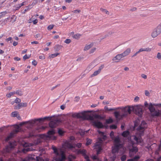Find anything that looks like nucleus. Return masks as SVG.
<instances>
[{"label":"nucleus","mask_w":161,"mask_h":161,"mask_svg":"<svg viewBox=\"0 0 161 161\" xmlns=\"http://www.w3.org/2000/svg\"><path fill=\"white\" fill-rule=\"evenodd\" d=\"M52 117H45L44 118H40L37 119H35L34 120H29L28 121L23 122L19 124V125L22 126V125L28 123V125L26 126V127L28 128H31L36 123L37 121L39 122H43L46 120H51Z\"/></svg>","instance_id":"1"},{"label":"nucleus","mask_w":161,"mask_h":161,"mask_svg":"<svg viewBox=\"0 0 161 161\" xmlns=\"http://www.w3.org/2000/svg\"><path fill=\"white\" fill-rule=\"evenodd\" d=\"M97 131L100 137L98 139V142L94 146L95 148L97 149V153L98 155L100 153V152L102 150L101 146V144L103 141L106 139L107 137L106 134L104 132H102L99 130Z\"/></svg>","instance_id":"2"},{"label":"nucleus","mask_w":161,"mask_h":161,"mask_svg":"<svg viewBox=\"0 0 161 161\" xmlns=\"http://www.w3.org/2000/svg\"><path fill=\"white\" fill-rule=\"evenodd\" d=\"M52 149L53 150L54 153L57 156L60 157H55L54 158L53 161H63L66 159V156L64 151L61 150L60 153H58L57 148L54 146H52Z\"/></svg>","instance_id":"3"},{"label":"nucleus","mask_w":161,"mask_h":161,"mask_svg":"<svg viewBox=\"0 0 161 161\" xmlns=\"http://www.w3.org/2000/svg\"><path fill=\"white\" fill-rule=\"evenodd\" d=\"M114 148L112 149L113 153H118L119 149L122 147L123 145L119 137H116L114 140Z\"/></svg>","instance_id":"4"},{"label":"nucleus","mask_w":161,"mask_h":161,"mask_svg":"<svg viewBox=\"0 0 161 161\" xmlns=\"http://www.w3.org/2000/svg\"><path fill=\"white\" fill-rule=\"evenodd\" d=\"M148 109L151 113L152 116L154 117H158L161 116V110L158 109H156L155 107H153L151 104L149 105Z\"/></svg>","instance_id":"5"},{"label":"nucleus","mask_w":161,"mask_h":161,"mask_svg":"<svg viewBox=\"0 0 161 161\" xmlns=\"http://www.w3.org/2000/svg\"><path fill=\"white\" fill-rule=\"evenodd\" d=\"M161 34V27L158 25L154 29L151 33V36L155 38Z\"/></svg>","instance_id":"6"},{"label":"nucleus","mask_w":161,"mask_h":161,"mask_svg":"<svg viewBox=\"0 0 161 161\" xmlns=\"http://www.w3.org/2000/svg\"><path fill=\"white\" fill-rule=\"evenodd\" d=\"M87 112L86 111H82L80 113H73L72 117L73 118H81L83 120L86 119V114Z\"/></svg>","instance_id":"7"},{"label":"nucleus","mask_w":161,"mask_h":161,"mask_svg":"<svg viewBox=\"0 0 161 161\" xmlns=\"http://www.w3.org/2000/svg\"><path fill=\"white\" fill-rule=\"evenodd\" d=\"M15 128V129L13 131L11 132L8 136L6 138V141H8L12 138L14 137L15 135L19 131L20 129L19 125H16Z\"/></svg>","instance_id":"8"},{"label":"nucleus","mask_w":161,"mask_h":161,"mask_svg":"<svg viewBox=\"0 0 161 161\" xmlns=\"http://www.w3.org/2000/svg\"><path fill=\"white\" fill-rule=\"evenodd\" d=\"M134 112L136 115L141 117L143 114L142 107L139 105H137L134 106Z\"/></svg>","instance_id":"9"},{"label":"nucleus","mask_w":161,"mask_h":161,"mask_svg":"<svg viewBox=\"0 0 161 161\" xmlns=\"http://www.w3.org/2000/svg\"><path fill=\"white\" fill-rule=\"evenodd\" d=\"M16 145V142L15 141L9 142L8 145L6 146L5 148V151L8 153L10 152L14 149Z\"/></svg>","instance_id":"10"},{"label":"nucleus","mask_w":161,"mask_h":161,"mask_svg":"<svg viewBox=\"0 0 161 161\" xmlns=\"http://www.w3.org/2000/svg\"><path fill=\"white\" fill-rule=\"evenodd\" d=\"M61 122L60 119H56L50 121L49 123V126L51 128L56 127Z\"/></svg>","instance_id":"11"},{"label":"nucleus","mask_w":161,"mask_h":161,"mask_svg":"<svg viewBox=\"0 0 161 161\" xmlns=\"http://www.w3.org/2000/svg\"><path fill=\"white\" fill-rule=\"evenodd\" d=\"M55 132L53 129L49 130L47 132V134H43L42 137L43 138L50 139L54 134Z\"/></svg>","instance_id":"12"},{"label":"nucleus","mask_w":161,"mask_h":161,"mask_svg":"<svg viewBox=\"0 0 161 161\" xmlns=\"http://www.w3.org/2000/svg\"><path fill=\"white\" fill-rule=\"evenodd\" d=\"M92 123L93 126H95L98 128H101L103 127V125L102 123L98 120L93 121Z\"/></svg>","instance_id":"13"},{"label":"nucleus","mask_w":161,"mask_h":161,"mask_svg":"<svg viewBox=\"0 0 161 161\" xmlns=\"http://www.w3.org/2000/svg\"><path fill=\"white\" fill-rule=\"evenodd\" d=\"M124 57V56L123 55L122 53L119 54L113 58L112 60L115 62H118L121 60V58Z\"/></svg>","instance_id":"14"},{"label":"nucleus","mask_w":161,"mask_h":161,"mask_svg":"<svg viewBox=\"0 0 161 161\" xmlns=\"http://www.w3.org/2000/svg\"><path fill=\"white\" fill-rule=\"evenodd\" d=\"M27 104L26 103H21L18 104L14 106V108L16 109H19L22 107H25L27 106Z\"/></svg>","instance_id":"15"},{"label":"nucleus","mask_w":161,"mask_h":161,"mask_svg":"<svg viewBox=\"0 0 161 161\" xmlns=\"http://www.w3.org/2000/svg\"><path fill=\"white\" fill-rule=\"evenodd\" d=\"M146 126L147 124L146 122L144 121H142L141 125L138 127L137 130H142L146 128Z\"/></svg>","instance_id":"16"},{"label":"nucleus","mask_w":161,"mask_h":161,"mask_svg":"<svg viewBox=\"0 0 161 161\" xmlns=\"http://www.w3.org/2000/svg\"><path fill=\"white\" fill-rule=\"evenodd\" d=\"M130 142H131V143L132 144V148L130 150V151L132 152H133L136 153L138 151V149L136 147L134 146L135 143L133 141H131Z\"/></svg>","instance_id":"17"},{"label":"nucleus","mask_w":161,"mask_h":161,"mask_svg":"<svg viewBox=\"0 0 161 161\" xmlns=\"http://www.w3.org/2000/svg\"><path fill=\"white\" fill-rule=\"evenodd\" d=\"M131 52V49L130 48H127L122 53V54L124 56V57H125L129 54Z\"/></svg>","instance_id":"18"},{"label":"nucleus","mask_w":161,"mask_h":161,"mask_svg":"<svg viewBox=\"0 0 161 161\" xmlns=\"http://www.w3.org/2000/svg\"><path fill=\"white\" fill-rule=\"evenodd\" d=\"M125 110L130 114L132 111H134V107H126L125 108Z\"/></svg>","instance_id":"19"},{"label":"nucleus","mask_w":161,"mask_h":161,"mask_svg":"<svg viewBox=\"0 0 161 161\" xmlns=\"http://www.w3.org/2000/svg\"><path fill=\"white\" fill-rule=\"evenodd\" d=\"M114 115L115 118L117 119H119V118H122L126 115L125 114H123L122 115H120L119 112L116 111L114 112Z\"/></svg>","instance_id":"20"},{"label":"nucleus","mask_w":161,"mask_h":161,"mask_svg":"<svg viewBox=\"0 0 161 161\" xmlns=\"http://www.w3.org/2000/svg\"><path fill=\"white\" fill-rule=\"evenodd\" d=\"M133 139L136 141L137 143H141L142 142V140L141 137H137L135 136H133Z\"/></svg>","instance_id":"21"},{"label":"nucleus","mask_w":161,"mask_h":161,"mask_svg":"<svg viewBox=\"0 0 161 161\" xmlns=\"http://www.w3.org/2000/svg\"><path fill=\"white\" fill-rule=\"evenodd\" d=\"M86 119H85L84 120H90L91 121H94V118L92 116H91L90 115H87L86 114Z\"/></svg>","instance_id":"22"},{"label":"nucleus","mask_w":161,"mask_h":161,"mask_svg":"<svg viewBox=\"0 0 161 161\" xmlns=\"http://www.w3.org/2000/svg\"><path fill=\"white\" fill-rule=\"evenodd\" d=\"M116 153H113L112 152V155H111L110 157L109 161H114L115 160L116 158Z\"/></svg>","instance_id":"23"},{"label":"nucleus","mask_w":161,"mask_h":161,"mask_svg":"<svg viewBox=\"0 0 161 161\" xmlns=\"http://www.w3.org/2000/svg\"><path fill=\"white\" fill-rule=\"evenodd\" d=\"M66 146L67 147L70 149H72V148H75V146L72 145V144L69 143H66Z\"/></svg>","instance_id":"24"},{"label":"nucleus","mask_w":161,"mask_h":161,"mask_svg":"<svg viewBox=\"0 0 161 161\" xmlns=\"http://www.w3.org/2000/svg\"><path fill=\"white\" fill-rule=\"evenodd\" d=\"M63 46L59 45H56L54 47V49L56 51H58L62 48Z\"/></svg>","instance_id":"25"},{"label":"nucleus","mask_w":161,"mask_h":161,"mask_svg":"<svg viewBox=\"0 0 161 161\" xmlns=\"http://www.w3.org/2000/svg\"><path fill=\"white\" fill-rule=\"evenodd\" d=\"M93 46V44H91L89 45H86L85 47L84 50L85 51L87 50H89L90 48Z\"/></svg>","instance_id":"26"},{"label":"nucleus","mask_w":161,"mask_h":161,"mask_svg":"<svg viewBox=\"0 0 161 161\" xmlns=\"http://www.w3.org/2000/svg\"><path fill=\"white\" fill-rule=\"evenodd\" d=\"M78 153L82 154L83 155H85L86 153V151L85 149H83L81 150L80 149H79L78 150Z\"/></svg>","instance_id":"27"},{"label":"nucleus","mask_w":161,"mask_h":161,"mask_svg":"<svg viewBox=\"0 0 161 161\" xmlns=\"http://www.w3.org/2000/svg\"><path fill=\"white\" fill-rule=\"evenodd\" d=\"M129 134V132L128 131H124L122 134V136L124 137H127Z\"/></svg>","instance_id":"28"},{"label":"nucleus","mask_w":161,"mask_h":161,"mask_svg":"<svg viewBox=\"0 0 161 161\" xmlns=\"http://www.w3.org/2000/svg\"><path fill=\"white\" fill-rule=\"evenodd\" d=\"M100 73V72L98 70H97V71H95L93 74H92L91 75V77H93V76H95L98 75L99 73Z\"/></svg>","instance_id":"29"},{"label":"nucleus","mask_w":161,"mask_h":161,"mask_svg":"<svg viewBox=\"0 0 161 161\" xmlns=\"http://www.w3.org/2000/svg\"><path fill=\"white\" fill-rule=\"evenodd\" d=\"M15 94V92H10L9 93L7 94L6 95V96L8 98H10L14 94Z\"/></svg>","instance_id":"30"},{"label":"nucleus","mask_w":161,"mask_h":161,"mask_svg":"<svg viewBox=\"0 0 161 161\" xmlns=\"http://www.w3.org/2000/svg\"><path fill=\"white\" fill-rule=\"evenodd\" d=\"M89 130H88L86 131H84V130H80L79 131V133L80 135L81 136H83L84 135V134H85V133H87V132Z\"/></svg>","instance_id":"31"},{"label":"nucleus","mask_w":161,"mask_h":161,"mask_svg":"<svg viewBox=\"0 0 161 161\" xmlns=\"http://www.w3.org/2000/svg\"><path fill=\"white\" fill-rule=\"evenodd\" d=\"M15 94L20 96H21L23 95L22 92L21 90H17L16 92H15Z\"/></svg>","instance_id":"32"},{"label":"nucleus","mask_w":161,"mask_h":161,"mask_svg":"<svg viewBox=\"0 0 161 161\" xmlns=\"http://www.w3.org/2000/svg\"><path fill=\"white\" fill-rule=\"evenodd\" d=\"M59 54V53H54L53 54H51L49 56V57L50 58H54L56 57Z\"/></svg>","instance_id":"33"},{"label":"nucleus","mask_w":161,"mask_h":161,"mask_svg":"<svg viewBox=\"0 0 161 161\" xmlns=\"http://www.w3.org/2000/svg\"><path fill=\"white\" fill-rule=\"evenodd\" d=\"M7 14V12L6 11L0 13V19L2 17L4 16Z\"/></svg>","instance_id":"34"},{"label":"nucleus","mask_w":161,"mask_h":161,"mask_svg":"<svg viewBox=\"0 0 161 161\" xmlns=\"http://www.w3.org/2000/svg\"><path fill=\"white\" fill-rule=\"evenodd\" d=\"M80 34H75V35H74L73 36V37L75 39H78L80 37Z\"/></svg>","instance_id":"35"},{"label":"nucleus","mask_w":161,"mask_h":161,"mask_svg":"<svg viewBox=\"0 0 161 161\" xmlns=\"http://www.w3.org/2000/svg\"><path fill=\"white\" fill-rule=\"evenodd\" d=\"M140 158V157L139 156H136L132 159L134 161H136L138 160Z\"/></svg>","instance_id":"36"},{"label":"nucleus","mask_w":161,"mask_h":161,"mask_svg":"<svg viewBox=\"0 0 161 161\" xmlns=\"http://www.w3.org/2000/svg\"><path fill=\"white\" fill-rule=\"evenodd\" d=\"M126 158V157L125 155H123L120 158V159L122 161H125Z\"/></svg>","instance_id":"37"},{"label":"nucleus","mask_w":161,"mask_h":161,"mask_svg":"<svg viewBox=\"0 0 161 161\" xmlns=\"http://www.w3.org/2000/svg\"><path fill=\"white\" fill-rule=\"evenodd\" d=\"M36 161H44V159L42 157H36Z\"/></svg>","instance_id":"38"},{"label":"nucleus","mask_w":161,"mask_h":161,"mask_svg":"<svg viewBox=\"0 0 161 161\" xmlns=\"http://www.w3.org/2000/svg\"><path fill=\"white\" fill-rule=\"evenodd\" d=\"M21 100L20 99L18 98H16L14 100V103H18L20 102Z\"/></svg>","instance_id":"39"},{"label":"nucleus","mask_w":161,"mask_h":161,"mask_svg":"<svg viewBox=\"0 0 161 161\" xmlns=\"http://www.w3.org/2000/svg\"><path fill=\"white\" fill-rule=\"evenodd\" d=\"M103 12H104L106 14H108L109 12L108 10H107L106 9H103L102 8H101L100 9Z\"/></svg>","instance_id":"40"},{"label":"nucleus","mask_w":161,"mask_h":161,"mask_svg":"<svg viewBox=\"0 0 161 161\" xmlns=\"http://www.w3.org/2000/svg\"><path fill=\"white\" fill-rule=\"evenodd\" d=\"M17 112H13L11 113V116L13 117H15L17 116Z\"/></svg>","instance_id":"41"},{"label":"nucleus","mask_w":161,"mask_h":161,"mask_svg":"<svg viewBox=\"0 0 161 161\" xmlns=\"http://www.w3.org/2000/svg\"><path fill=\"white\" fill-rule=\"evenodd\" d=\"M58 133L60 135L62 136L64 133V132L61 129H59L58 131Z\"/></svg>","instance_id":"42"},{"label":"nucleus","mask_w":161,"mask_h":161,"mask_svg":"<svg viewBox=\"0 0 161 161\" xmlns=\"http://www.w3.org/2000/svg\"><path fill=\"white\" fill-rule=\"evenodd\" d=\"M96 48L94 47L89 52V53L91 54L93 53L96 50Z\"/></svg>","instance_id":"43"},{"label":"nucleus","mask_w":161,"mask_h":161,"mask_svg":"<svg viewBox=\"0 0 161 161\" xmlns=\"http://www.w3.org/2000/svg\"><path fill=\"white\" fill-rule=\"evenodd\" d=\"M110 136L112 139H113L114 137V132L113 131H111L110 133Z\"/></svg>","instance_id":"44"},{"label":"nucleus","mask_w":161,"mask_h":161,"mask_svg":"<svg viewBox=\"0 0 161 161\" xmlns=\"http://www.w3.org/2000/svg\"><path fill=\"white\" fill-rule=\"evenodd\" d=\"M92 142V140L90 139L87 140V142L86 144V145L88 146L91 144Z\"/></svg>","instance_id":"45"},{"label":"nucleus","mask_w":161,"mask_h":161,"mask_svg":"<svg viewBox=\"0 0 161 161\" xmlns=\"http://www.w3.org/2000/svg\"><path fill=\"white\" fill-rule=\"evenodd\" d=\"M71 42V40L70 39H66L65 41L64 42L67 44H69Z\"/></svg>","instance_id":"46"},{"label":"nucleus","mask_w":161,"mask_h":161,"mask_svg":"<svg viewBox=\"0 0 161 161\" xmlns=\"http://www.w3.org/2000/svg\"><path fill=\"white\" fill-rule=\"evenodd\" d=\"M110 128L111 129H116L117 128V126L115 125H113L110 126Z\"/></svg>","instance_id":"47"},{"label":"nucleus","mask_w":161,"mask_h":161,"mask_svg":"<svg viewBox=\"0 0 161 161\" xmlns=\"http://www.w3.org/2000/svg\"><path fill=\"white\" fill-rule=\"evenodd\" d=\"M151 104H152V106L153 107H154V106H158V107H160V103L159 104H155V103L152 104V103H149V105H150Z\"/></svg>","instance_id":"48"},{"label":"nucleus","mask_w":161,"mask_h":161,"mask_svg":"<svg viewBox=\"0 0 161 161\" xmlns=\"http://www.w3.org/2000/svg\"><path fill=\"white\" fill-rule=\"evenodd\" d=\"M113 120L111 119H109L107 120L106 121V123L108 124H110L113 122Z\"/></svg>","instance_id":"49"},{"label":"nucleus","mask_w":161,"mask_h":161,"mask_svg":"<svg viewBox=\"0 0 161 161\" xmlns=\"http://www.w3.org/2000/svg\"><path fill=\"white\" fill-rule=\"evenodd\" d=\"M157 58L158 59H161V54L160 53H158L157 54Z\"/></svg>","instance_id":"50"},{"label":"nucleus","mask_w":161,"mask_h":161,"mask_svg":"<svg viewBox=\"0 0 161 161\" xmlns=\"http://www.w3.org/2000/svg\"><path fill=\"white\" fill-rule=\"evenodd\" d=\"M104 67V64L102 65L101 66H100L98 70L101 72V70Z\"/></svg>","instance_id":"51"},{"label":"nucleus","mask_w":161,"mask_h":161,"mask_svg":"<svg viewBox=\"0 0 161 161\" xmlns=\"http://www.w3.org/2000/svg\"><path fill=\"white\" fill-rule=\"evenodd\" d=\"M72 12H73L75 14H77L79 13L80 12V10H76L74 11H72Z\"/></svg>","instance_id":"52"},{"label":"nucleus","mask_w":161,"mask_h":161,"mask_svg":"<svg viewBox=\"0 0 161 161\" xmlns=\"http://www.w3.org/2000/svg\"><path fill=\"white\" fill-rule=\"evenodd\" d=\"M11 19H14V20L12 22L13 23L16 21V17L14 15H13L11 17Z\"/></svg>","instance_id":"53"},{"label":"nucleus","mask_w":161,"mask_h":161,"mask_svg":"<svg viewBox=\"0 0 161 161\" xmlns=\"http://www.w3.org/2000/svg\"><path fill=\"white\" fill-rule=\"evenodd\" d=\"M151 48H149V47H147V48H145V51L146 52H150L151 51Z\"/></svg>","instance_id":"54"},{"label":"nucleus","mask_w":161,"mask_h":161,"mask_svg":"<svg viewBox=\"0 0 161 161\" xmlns=\"http://www.w3.org/2000/svg\"><path fill=\"white\" fill-rule=\"evenodd\" d=\"M53 25H50L48 26L47 29L48 30H51L53 28Z\"/></svg>","instance_id":"55"},{"label":"nucleus","mask_w":161,"mask_h":161,"mask_svg":"<svg viewBox=\"0 0 161 161\" xmlns=\"http://www.w3.org/2000/svg\"><path fill=\"white\" fill-rule=\"evenodd\" d=\"M27 160L29 161L32 160H33V158L32 156H29L28 157Z\"/></svg>","instance_id":"56"},{"label":"nucleus","mask_w":161,"mask_h":161,"mask_svg":"<svg viewBox=\"0 0 161 161\" xmlns=\"http://www.w3.org/2000/svg\"><path fill=\"white\" fill-rule=\"evenodd\" d=\"M145 95L147 96H149L150 93L149 91L147 90H146L145 91Z\"/></svg>","instance_id":"57"},{"label":"nucleus","mask_w":161,"mask_h":161,"mask_svg":"<svg viewBox=\"0 0 161 161\" xmlns=\"http://www.w3.org/2000/svg\"><path fill=\"white\" fill-rule=\"evenodd\" d=\"M75 145L76 147L79 148L81 147V144L80 143H79L77 144H75Z\"/></svg>","instance_id":"58"},{"label":"nucleus","mask_w":161,"mask_h":161,"mask_svg":"<svg viewBox=\"0 0 161 161\" xmlns=\"http://www.w3.org/2000/svg\"><path fill=\"white\" fill-rule=\"evenodd\" d=\"M37 62L35 60H33L32 62V64L34 65H36L37 64Z\"/></svg>","instance_id":"59"},{"label":"nucleus","mask_w":161,"mask_h":161,"mask_svg":"<svg viewBox=\"0 0 161 161\" xmlns=\"http://www.w3.org/2000/svg\"><path fill=\"white\" fill-rule=\"evenodd\" d=\"M37 3V0H34L32 2V4H31V5H34L35 4H36Z\"/></svg>","instance_id":"60"},{"label":"nucleus","mask_w":161,"mask_h":161,"mask_svg":"<svg viewBox=\"0 0 161 161\" xmlns=\"http://www.w3.org/2000/svg\"><path fill=\"white\" fill-rule=\"evenodd\" d=\"M141 76L142 78L144 79H146L147 78V76L144 74H142Z\"/></svg>","instance_id":"61"},{"label":"nucleus","mask_w":161,"mask_h":161,"mask_svg":"<svg viewBox=\"0 0 161 161\" xmlns=\"http://www.w3.org/2000/svg\"><path fill=\"white\" fill-rule=\"evenodd\" d=\"M16 8L15 10H17L19 9L20 7V4H18V5H16L15 6Z\"/></svg>","instance_id":"62"},{"label":"nucleus","mask_w":161,"mask_h":161,"mask_svg":"<svg viewBox=\"0 0 161 161\" xmlns=\"http://www.w3.org/2000/svg\"><path fill=\"white\" fill-rule=\"evenodd\" d=\"M139 99V98L138 96H136L134 98V101L135 102L138 101Z\"/></svg>","instance_id":"63"},{"label":"nucleus","mask_w":161,"mask_h":161,"mask_svg":"<svg viewBox=\"0 0 161 161\" xmlns=\"http://www.w3.org/2000/svg\"><path fill=\"white\" fill-rule=\"evenodd\" d=\"M29 58V57H27L26 54L23 57V59L25 60L26 59H28Z\"/></svg>","instance_id":"64"}]
</instances>
